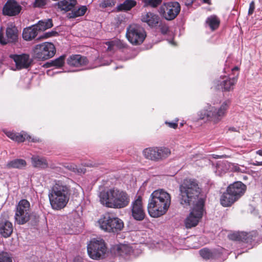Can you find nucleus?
Segmentation results:
<instances>
[{
    "label": "nucleus",
    "instance_id": "c03bdc74",
    "mask_svg": "<svg viewBox=\"0 0 262 262\" xmlns=\"http://www.w3.org/2000/svg\"><path fill=\"white\" fill-rule=\"evenodd\" d=\"M30 138L29 136H27L26 135H23L17 133L15 141L18 142H22L26 139H29Z\"/></svg>",
    "mask_w": 262,
    "mask_h": 262
},
{
    "label": "nucleus",
    "instance_id": "7c9ffc66",
    "mask_svg": "<svg viewBox=\"0 0 262 262\" xmlns=\"http://www.w3.org/2000/svg\"><path fill=\"white\" fill-rule=\"evenodd\" d=\"M66 57V56L65 55H62L60 56L59 57L54 60H51L49 62H47L45 64V67L46 68H50L51 67L60 68L62 67L64 63Z\"/></svg>",
    "mask_w": 262,
    "mask_h": 262
},
{
    "label": "nucleus",
    "instance_id": "de8ad7c7",
    "mask_svg": "<svg viewBox=\"0 0 262 262\" xmlns=\"http://www.w3.org/2000/svg\"><path fill=\"white\" fill-rule=\"evenodd\" d=\"M99 6L102 8H105L112 6V3L110 0H103L100 3Z\"/></svg>",
    "mask_w": 262,
    "mask_h": 262
},
{
    "label": "nucleus",
    "instance_id": "3c124183",
    "mask_svg": "<svg viewBox=\"0 0 262 262\" xmlns=\"http://www.w3.org/2000/svg\"><path fill=\"white\" fill-rule=\"evenodd\" d=\"M254 9H255L254 3L253 1H252L250 3V6H249V11H248V13L249 15H251L253 13V12L254 10Z\"/></svg>",
    "mask_w": 262,
    "mask_h": 262
},
{
    "label": "nucleus",
    "instance_id": "cd10ccee",
    "mask_svg": "<svg viewBox=\"0 0 262 262\" xmlns=\"http://www.w3.org/2000/svg\"><path fill=\"white\" fill-rule=\"evenodd\" d=\"M157 162L163 160L171 154L170 150L165 147H156Z\"/></svg>",
    "mask_w": 262,
    "mask_h": 262
},
{
    "label": "nucleus",
    "instance_id": "412c9836",
    "mask_svg": "<svg viewBox=\"0 0 262 262\" xmlns=\"http://www.w3.org/2000/svg\"><path fill=\"white\" fill-rule=\"evenodd\" d=\"M88 62L87 58L80 55H73L67 59V63L70 66L79 67L85 65Z\"/></svg>",
    "mask_w": 262,
    "mask_h": 262
},
{
    "label": "nucleus",
    "instance_id": "37998d69",
    "mask_svg": "<svg viewBox=\"0 0 262 262\" xmlns=\"http://www.w3.org/2000/svg\"><path fill=\"white\" fill-rule=\"evenodd\" d=\"M0 262H12L10 254L4 252L0 253Z\"/></svg>",
    "mask_w": 262,
    "mask_h": 262
},
{
    "label": "nucleus",
    "instance_id": "49530a36",
    "mask_svg": "<svg viewBox=\"0 0 262 262\" xmlns=\"http://www.w3.org/2000/svg\"><path fill=\"white\" fill-rule=\"evenodd\" d=\"M58 34V33L56 31H50L45 33L43 35L40 36L39 38H47L52 36H55Z\"/></svg>",
    "mask_w": 262,
    "mask_h": 262
},
{
    "label": "nucleus",
    "instance_id": "f3484780",
    "mask_svg": "<svg viewBox=\"0 0 262 262\" xmlns=\"http://www.w3.org/2000/svg\"><path fill=\"white\" fill-rule=\"evenodd\" d=\"M21 10V7L14 0L8 1L3 9L5 15L15 16L18 14Z\"/></svg>",
    "mask_w": 262,
    "mask_h": 262
},
{
    "label": "nucleus",
    "instance_id": "6e6552de",
    "mask_svg": "<svg viewBox=\"0 0 262 262\" xmlns=\"http://www.w3.org/2000/svg\"><path fill=\"white\" fill-rule=\"evenodd\" d=\"M126 36L131 43L138 45L143 42L146 34L143 27L137 24H132L127 27Z\"/></svg>",
    "mask_w": 262,
    "mask_h": 262
},
{
    "label": "nucleus",
    "instance_id": "9d476101",
    "mask_svg": "<svg viewBox=\"0 0 262 262\" xmlns=\"http://www.w3.org/2000/svg\"><path fill=\"white\" fill-rule=\"evenodd\" d=\"M31 214L30 202L25 199L21 200L16 207L15 222L19 225H23L30 220Z\"/></svg>",
    "mask_w": 262,
    "mask_h": 262
},
{
    "label": "nucleus",
    "instance_id": "4c0bfd02",
    "mask_svg": "<svg viewBox=\"0 0 262 262\" xmlns=\"http://www.w3.org/2000/svg\"><path fill=\"white\" fill-rule=\"evenodd\" d=\"M162 0H142L144 6L156 8L162 3Z\"/></svg>",
    "mask_w": 262,
    "mask_h": 262
},
{
    "label": "nucleus",
    "instance_id": "8fccbe9b",
    "mask_svg": "<svg viewBox=\"0 0 262 262\" xmlns=\"http://www.w3.org/2000/svg\"><path fill=\"white\" fill-rule=\"evenodd\" d=\"M17 134V133L11 132H7L6 133V135L9 138H10V139H11L12 140H13L14 141H15V140L16 139V136Z\"/></svg>",
    "mask_w": 262,
    "mask_h": 262
},
{
    "label": "nucleus",
    "instance_id": "423d86ee",
    "mask_svg": "<svg viewBox=\"0 0 262 262\" xmlns=\"http://www.w3.org/2000/svg\"><path fill=\"white\" fill-rule=\"evenodd\" d=\"M204 204V199H200L197 203L193 205L189 215L185 220L184 224L186 228H191L198 224L205 211Z\"/></svg>",
    "mask_w": 262,
    "mask_h": 262
},
{
    "label": "nucleus",
    "instance_id": "c756f323",
    "mask_svg": "<svg viewBox=\"0 0 262 262\" xmlns=\"http://www.w3.org/2000/svg\"><path fill=\"white\" fill-rule=\"evenodd\" d=\"M230 171V163L224 161L217 164L215 173L217 175L222 176L227 171Z\"/></svg>",
    "mask_w": 262,
    "mask_h": 262
},
{
    "label": "nucleus",
    "instance_id": "5fc2aeb1",
    "mask_svg": "<svg viewBox=\"0 0 262 262\" xmlns=\"http://www.w3.org/2000/svg\"><path fill=\"white\" fill-rule=\"evenodd\" d=\"M194 1V0H183L184 3H185V5L187 6L191 5L193 3Z\"/></svg>",
    "mask_w": 262,
    "mask_h": 262
},
{
    "label": "nucleus",
    "instance_id": "f257e3e1",
    "mask_svg": "<svg viewBox=\"0 0 262 262\" xmlns=\"http://www.w3.org/2000/svg\"><path fill=\"white\" fill-rule=\"evenodd\" d=\"M171 203L170 194L163 189L155 190L150 195L147 210L149 215L158 217L165 214Z\"/></svg>",
    "mask_w": 262,
    "mask_h": 262
},
{
    "label": "nucleus",
    "instance_id": "39448f33",
    "mask_svg": "<svg viewBox=\"0 0 262 262\" xmlns=\"http://www.w3.org/2000/svg\"><path fill=\"white\" fill-rule=\"evenodd\" d=\"M230 104V101L226 100L219 107L208 105L198 112L199 118L200 120L216 124L226 116Z\"/></svg>",
    "mask_w": 262,
    "mask_h": 262
},
{
    "label": "nucleus",
    "instance_id": "ddd939ff",
    "mask_svg": "<svg viewBox=\"0 0 262 262\" xmlns=\"http://www.w3.org/2000/svg\"><path fill=\"white\" fill-rule=\"evenodd\" d=\"M54 45L49 42L37 45L34 50L35 58L39 60H46L52 57L55 54Z\"/></svg>",
    "mask_w": 262,
    "mask_h": 262
},
{
    "label": "nucleus",
    "instance_id": "a19ab883",
    "mask_svg": "<svg viewBox=\"0 0 262 262\" xmlns=\"http://www.w3.org/2000/svg\"><path fill=\"white\" fill-rule=\"evenodd\" d=\"M64 167L72 171H73L76 173H84L85 172V170L82 168H78L77 165L74 164H68L64 166Z\"/></svg>",
    "mask_w": 262,
    "mask_h": 262
},
{
    "label": "nucleus",
    "instance_id": "bb28decb",
    "mask_svg": "<svg viewBox=\"0 0 262 262\" xmlns=\"http://www.w3.org/2000/svg\"><path fill=\"white\" fill-rule=\"evenodd\" d=\"M27 165L26 161L21 159H16L11 160L7 163L5 167L8 169L16 168L24 169Z\"/></svg>",
    "mask_w": 262,
    "mask_h": 262
},
{
    "label": "nucleus",
    "instance_id": "ea45409f",
    "mask_svg": "<svg viewBox=\"0 0 262 262\" xmlns=\"http://www.w3.org/2000/svg\"><path fill=\"white\" fill-rule=\"evenodd\" d=\"M245 232H234L228 235V237L232 241H242V238L245 235Z\"/></svg>",
    "mask_w": 262,
    "mask_h": 262
},
{
    "label": "nucleus",
    "instance_id": "4468645a",
    "mask_svg": "<svg viewBox=\"0 0 262 262\" xmlns=\"http://www.w3.org/2000/svg\"><path fill=\"white\" fill-rule=\"evenodd\" d=\"M6 38L0 32V43L6 45L8 42L15 43L18 38V30L13 23H9L6 30Z\"/></svg>",
    "mask_w": 262,
    "mask_h": 262
},
{
    "label": "nucleus",
    "instance_id": "58836bf2",
    "mask_svg": "<svg viewBox=\"0 0 262 262\" xmlns=\"http://www.w3.org/2000/svg\"><path fill=\"white\" fill-rule=\"evenodd\" d=\"M245 235L242 238V242L246 243H251L252 241L255 240V238L256 236L255 232L253 233H246L245 232Z\"/></svg>",
    "mask_w": 262,
    "mask_h": 262
},
{
    "label": "nucleus",
    "instance_id": "f03ea898",
    "mask_svg": "<svg viewBox=\"0 0 262 262\" xmlns=\"http://www.w3.org/2000/svg\"><path fill=\"white\" fill-rule=\"evenodd\" d=\"M180 203L185 206L195 205L200 199L202 188L198 181L194 179H185L179 187Z\"/></svg>",
    "mask_w": 262,
    "mask_h": 262
},
{
    "label": "nucleus",
    "instance_id": "9b49d317",
    "mask_svg": "<svg viewBox=\"0 0 262 262\" xmlns=\"http://www.w3.org/2000/svg\"><path fill=\"white\" fill-rule=\"evenodd\" d=\"M106 251L104 241L102 239H94L88 245V253L90 257L93 259L103 258Z\"/></svg>",
    "mask_w": 262,
    "mask_h": 262
},
{
    "label": "nucleus",
    "instance_id": "79ce46f5",
    "mask_svg": "<svg viewBox=\"0 0 262 262\" xmlns=\"http://www.w3.org/2000/svg\"><path fill=\"white\" fill-rule=\"evenodd\" d=\"M158 26L160 28L161 33L163 35H166L169 32L168 26L166 23H163L161 20Z\"/></svg>",
    "mask_w": 262,
    "mask_h": 262
},
{
    "label": "nucleus",
    "instance_id": "f704fd0d",
    "mask_svg": "<svg viewBox=\"0 0 262 262\" xmlns=\"http://www.w3.org/2000/svg\"><path fill=\"white\" fill-rule=\"evenodd\" d=\"M87 10V8L85 6H81L78 9L72 11L71 13H69L70 18H76L77 17L83 15Z\"/></svg>",
    "mask_w": 262,
    "mask_h": 262
},
{
    "label": "nucleus",
    "instance_id": "603ef678",
    "mask_svg": "<svg viewBox=\"0 0 262 262\" xmlns=\"http://www.w3.org/2000/svg\"><path fill=\"white\" fill-rule=\"evenodd\" d=\"M165 124H167L168 126L172 128H176L178 127V123L177 122H169L166 121Z\"/></svg>",
    "mask_w": 262,
    "mask_h": 262
},
{
    "label": "nucleus",
    "instance_id": "a878e982",
    "mask_svg": "<svg viewBox=\"0 0 262 262\" xmlns=\"http://www.w3.org/2000/svg\"><path fill=\"white\" fill-rule=\"evenodd\" d=\"M76 0H62L58 2L56 5L61 10L66 12L71 10L76 5Z\"/></svg>",
    "mask_w": 262,
    "mask_h": 262
},
{
    "label": "nucleus",
    "instance_id": "864d4df0",
    "mask_svg": "<svg viewBox=\"0 0 262 262\" xmlns=\"http://www.w3.org/2000/svg\"><path fill=\"white\" fill-rule=\"evenodd\" d=\"M82 165L84 166H87V167H93L95 166V164L93 163L92 162H83L82 163Z\"/></svg>",
    "mask_w": 262,
    "mask_h": 262
},
{
    "label": "nucleus",
    "instance_id": "052dcab7",
    "mask_svg": "<svg viewBox=\"0 0 262 262\" xmlns=\"http://www.w3.org/2000/svg\"><path fill=\"white\" fill-rule=\"evenodd\" d=\"M118 68V67H116V68H115V70L117 69Z\"/></svg>",
    "mask_w": 262,
    "mask_h": 262
},
{
    "label": "nucleus",
    "instance_id": "c85d7f7f",
    "mask_svg": "<svg viewBox=\"0 0 262 262\" xmlns=\"http://www.w3.org/2000/svg\"><path fill=\"white\" fill-rule=\"evenodd\" d=\"M38 32L44 31L47 29L51 28L53 26V23L51 19L40 20L34 25Z\"/></svg>",
    "mask_w": 262,
    "mask_h": 262
},
{
    "label": "nucleus",
    "instance_id": "2f4dec72",
    "mask_svg": "<svg viewBox=\"0 0 262 262\" xmlns=\"http://www.w3.org/2000/svg\"><path fill=\"white\" fill-rule=\"evenodd\" d=\"M206 23L211 30L213 31L219 27L220 20L216 15H213L208 17L206 20Z\"/></svg>",
    "mask_w": 262,
    "mask_h": 262
},
{
    "label": "nucleus",
    "instance_id": "2eb2a0df",
    "mask_svg": "<svg viewBox=\"0 0 262 262\" xmlns=\"http://www.w3.org/2000/svg\"><path fill=\"white\" fill-rule=\"evenodd\" d=\"M132 216L137 221H143L145 217V212L143 209L142 198L138 196L131 204Z\"/></svg>",
    "mask_w": 262,
    "mask_h": 262
},
{
    "label": "nucleus",
    "instance_id": "473e14b6",
    "mask_svg": "<svg viewBox=\"0 0 262 262\" xmlns=\"http://www.w3.org/2000/svg\"><path fill=\"white\" fill-rule=\"evenodd\" d=\"M143 152L145 158L157 162L156 147L147 148Z\"/></svg>",
    "mask_w": 262,
    "mask_h": 262
},
{
    "label": "nucleus",
    "instance_id": "6ab92c4d",
    "mask_svg": "<svg viewBox=\"0 0 262 262\" xmlns=\"http://www.w3.org/2000/svg\"><path fill=\"white\" fill-rule=\"evenodd\" d=\"M13 227L12 223L8 220L0 218V235L7 238L11 236L13 232Z\"/></svg>",
    "mask_w": 262,
    "mask_h": 262
},
{
    "label": "nucleus",
    "instance_id": "7ed1b4c3",
    "mask_svg": "<svg viewBox=\"0 0 262 262\" xmlns=\"http://www.w3.org/2000/svg\"><path fill=\"white\" fill-rule=\"evenodd\" d=\"M99 198L102 204L111 208H125L128 205L130 202V198L127 192L117 188L101 192Z\"/></svg>",
    "mask_w": 262,
    "mask_h": 262
},
{
    "label": "nucleus",
    "instance_id": "a18cd8bd",
    "mask_svg": "<svg viewBox=\"0 0 262 262\" xmlns=\"http://www.w3.org/2000/svg\"><path fill=\"white\" fill-rule=\"evenodd\" d=\"M47 0H35L33 3L34 7L41 8L47 4Z\"/></svg>",
    "mask_w": 262,
    "mask_h": 262
},
{
    "label": "nucleus",
    "instance_id": "bf43d9fd",
    "mask_svg": "<svg viewBox=\"0 0 262 262\" xmlns=\"http://www.w3.org/2000/svg\"><path fill=\"white\" fill-rule=\"evenodd\" d=\"M203 1L205 2V3H208L209 0H203Z\"/></svg>",
    "mask_w": 262,
    "mask_h": 262
},
{
    "label": "nucleus",
    "instance_id": "72a5a7b5",
    "mask_svg": "<svg viewBox=\"0 0 262 262\" xmlns=\"http://www.w3.org/2000/svg\"><path fill=\"white\" fill-rule=\"evenodd\" d=\"M137 5V2L135 0H125L122 4L117 6V9L119 11H128Z\"/></svg>",
    "mask_w": 262,
    "mask_h": 262
},
{
    "label": "nucleus",
    "instance_id": "4be33fe9",
    "mask_svg": "<svg viewBox=\"0 0 262 262\" xmlns=\"http://www.w3.org/2000/svg\"><path fill=\"white\" fill-rule=\"evenodd\" d=\"M132 252L131 248L126 245L115 246L112 249V252L116 256L124 257Z\"/></svg>",
    "mask_w": 262,
    "mask_h": 262
},
{
    "label": "nucleus",
    "instance_id": "b1692460",
    "mask_svg": "<svg viewBox=\"0 0 262 262\" xmlns=\"http://www.w3.org/2000/svg\"><path fill=\"white\" fill-rule=\"evenodd\" d=\"M38 31L37 30L35 25H32L31 27L25 28L23 32V38L27 41H30L34 38L38 34Z\"/></svg>",
    "mask_w": 262,
    "mask_h": 262
},
{
    "label": "nucleus",
    "instance_id": "1a4fd4ad",
    "mask_svg": "<svg viewBox=\"0 0 262 262\" xmlns=\"http://www.w3.org/2000/svg\"><path fill=\"white\" fill-rule=\"evenodd\" d=\"M98 223L101 229L108 232H118L124 227V223L121 219L110 216L101 218Z\"/></svg>",
    "mask_w": 262,
    "mask_h": 262
},
{
    "label": "nucleus",
    "instance_id": "f8f14e48",
    "mask_svg": "<svg viewBox=\"0 0 262 262\" xmlns=\"http://www.w3.org/2000/svg\"><path fill=\"white\" fill-rule=\"evenodd\" d=\"M181 6L177 2H170L163 4L159 9L160 15L167 20L174 19L179 14Z\"/></svg>",
    "mask_w": 262,
    "mask_h": 262
},
{
    "label": "nucleus",
    "instance_id": "6e6d98bb",
    "mask_svg": "<svg viewBox=\"0 0 262 262\" xmlns=\"http://www.w3.org/2000/svg\"><path fill=\"white\" fill-rule=\"evenodd\" d=\"M252 164L254 166H262V161L261 162H258V161H255L252 163Z\"/></svg>",
    "mask_w": 262,
    "mask_h": 262
},
{
    "label": "nucleus",
    "instance_id": "13d9d810",
    "mask_svg": "<svg viewBox=\"0 0 262 262\" xmlns=\"http://www.w3.org/2000/svg\"><path fill=\"white\" fill-rule=\"evenodd\" d=\"M229 130H230V131H232V132H236L237 131L236 128L233 127H230L229 128Z\"/></svg>",
    "mask_w": 262,
    "mask_h": 262
},
{
    "label": "nucleus",
    "instance_id": "c9c22d12",
    "mask_svg": "<svg viewBox=\"0 0 262 262\" xmlns=\"http://www.w3.org/2000/svg\"><path fill=\"white\" fill-rule=\"evenodd\" d=\"M248 168L243 166L237 164L230 163V171L236 172L246 173Z\"/></svg>",
    "mask_w": 262,
    "mask_h": 262
},
{
    "label": "nucleus",
    "instance_id": "a211bd4d",
    "mask_svg": "<svg viewBox=\"0 0 262 262\" xmlns=\"http://www.w3.org/2000/svg\"><path fill=\"white\" fill-rule=\"evenodd\" d=\"M141 20L146 23L150 28H154L158 27L160 21V18L157 14L151 12H144L141 16Z\"/></svg>",
    "mask_w": 262,
    "mask_h": 262
},
{
    "label": "nucleus",
    "instance_id": "dca6fc26",
    "mask_svg": "<svg viewBox=\"0 0 262 262\" xmlns=\"http://www.w3.org/2000/svg\"><path fill=\"white\" fill-rule=\"evenodd\" d=\"M9 57L15 62L16 69L18 70L28 68L32 63V60L28 54H10Z\"/></svg>",
    "mask_w": 262,
    "mask_h": 262
},
{
    "label": "nucleus",
    "instance_id": "09e8293b",
    "mask_svg": "<svg viewBox=\"0 0 262 262\" xmlns=\"http://www.w3.org/2000/svg\"><path fill=\"white\" fill-rule=\"evenodd\" d=\"M74 226H72L71 227H69V228H67V227H65L64 228V232L66 234H75V232L74 230Z\"/></svg>",
    "mask_w": 262,
    "mask_h": 262
},
{
    "label": "nucleus",
    "instance_id": "5701e85b",
    "mask_svg": "<svg viewBox=\"0 0 262 262\" xmlns=\"http://www.w3.org/2000/svg\"><path fill=\"white\" fill-rule=\"evenodd\" d=\"M237 200V199L235 195L230 193L228 189H227L226 192L222 195L220 199L221 204L224 207L231 206Z\"/></svg>",
    "mask_w": 262,
    "mask_h": 262
},
{
    "label": "nucleus",
    "instance_id": "0eeeda50",
    "mask_svg": "<svg viewBox=\"0 0 262 262\" xmlns=\"http://www.w3.org/2000/svg\"><path fill=\"white\" fill-rule=\"evenodd\" d=\"M239 68L237 67H234L232 69V73L233 77L229 76H221L219 79L215 80L214 81V86L217 90H220L222 91L229 92L232 91L234 86L237 82L239 73Z\"/></svg>",
    "mask_w": 262,
    "mask_h": 262
},
{
    "label": "nucleus",
    "instance_id": "e433bc0d",
    "mask_svg": "<svg viewBox=\"0 0 262 262\" xmlns=\"http://www.w3.org/2000/svg\"><path fill=\"white\" fill-rule=\"evenodd\" d=\"M200 255L205 259H209L213 258V254L210 250L204 248L199 251Z\"/></svg>",
    "mask_w": 262,
    "mask_h": 262
},
{
    "label": "nucleus",
    "instance_id": "4d7b16f0",
    "mask_svg": "<svg viewBox=\"0 0 262 262\" xmlns=\"http://www.w3.org/2000/svg\"><path fill=\"white\" fill-rule=\"evenodd\" d=\"M256 154L260 156H262V149L258 150L256 151Z\"/></svg>",
    "mask_w": 262,
    "mask_h": 262
},
{
    "label": "nucleus",
    "instance_id": "aec40b11",
    "mask_svg": "<svg viewBox=\"0 0 262 262\" xmlns=\"http://www.w3.org/2000/svg\"><path fill=\"white\" fill-rule=\"evenodd\" d=\"M227 189L228 191L230 193H233L238 200L244 194L246 190V186L242 182L237 181L230 185Z\"/></svg>",
    "mask_w": 262,
    "mask_h": 262
},
{
    "label": "nucleus",
    "instance_id": "393cba45",
    "mask_svg": "<svg viewBox=\"0 0 262 262\" xmlns=\"http://www.w3.org/2000/svg\"><path fill=\"white\" fill-rule=\"evenodd\" d=\"M31 160L33 166L35 168L45 169L48 166L47 161L43 157L38 156H33Z\"/></svg>",
    "mask_w": 262,
    "mask_h": 262
},
{
    "label": "nucleus",
    "instance_id": "20e7f679",
    "mask_svg": "<svg viewBox=\"0 0 262 262\" xmlns=\"http://www.w3.org/2000/svg\"><path fill=\"white\" fill-rule=\"evenodd\" d=\"M71 194L70 188L64 183L57 181L49 191L48 196L52 208L59 210L67 205Z\"/></svg>",
    "mask_w": 262,
    "mask_h": 262
}]
</instances>
